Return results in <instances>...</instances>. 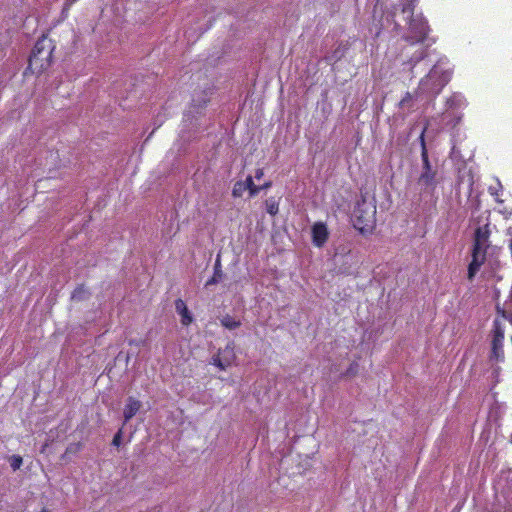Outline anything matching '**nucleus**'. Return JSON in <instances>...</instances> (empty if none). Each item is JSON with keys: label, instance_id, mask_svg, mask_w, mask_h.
<instances>
[{"label": "nucleus", "instance_id": "obj_1", "mask_svg": "<svg viewBox=\"0 0 512 512\" xmlns=\"http://www.w3.org/2000/svg\"><path fill=\"white\" fill-rule=\"evenodd\" d=\"M416 0H399L387 15L395 29L404 31L402 38L410 44L423 43L427 38L429 26L422 15H414Z\"/></svg>", "mask_w": 512, "mask_h": 512}, {"label": "nucleus", "instance_id": "obj_2", "mask_svg": "<svg viewBox=\"0 0 512 512\" xmlns=\"http://www.w3.org/2000/svg\"><path fill=\"white\" fill-rule=\"evenodd\" d=\"M209 90H203L195 93L192 98V103L184 113V125L189 131L198 132L211 124V119L206 118L203 112L207 103L210 101Z\"/></svg>", "mask_w": 512, "mask_h": 512}, {"label": "nucleus", "instance_id": "obj_3", "mask_svg": "<svg viewBox=\"0 0 512 512\" xmlns=\"http://www.w3.org/2000/svg\"><path fill=\"white\" fill-rule=\"evenodd\" d=\"M450 79L451 71L444 69L441 62L436 63L428 75L419 83L416 90V98L421 97L426 100L435 98Z\"/></svg>", "mask_w": 512, "mask_h": 512}, {"label": "nucleus", "instance_id": "obj_4", "mask_svg": "<svg viewBox=\"0 0 512 512\" xmlns=\"http://www.w3.org/2000/svg\"><path fill=\"white\" fill-rule=\"evenodd\" d=\"M489 225L476 228L473 238L472 260L468 266V279L473 280L480 267L486 260V252L489 248Z\"/></svg>", "mask_w": 512, "mask_h": 512}, {"label": "nucleus", "instance_id": "obj_5", "mask_svg": "<svg viewBox=\"0 0 512 512\" xmlns=\"http://www.w3.org/2000/svg\"><path fill=\"white\" fill-rule=\"evenodd\" d=\"M54 49L50 39L44 36L38 39L29 56L27 69L33 74L43 73L51 66Z\"/></svg>", "mask_w": 512, "mask_h": 512}, {"label": "nucleus", "instance_id": "obj_6", "mask_svg": "<svg viewBox=\"0 0 512 512\" xmlns=\"http://www.w3.org/2000/svg\"><path fill=\"white\" fill-rule=\"evenodd\" d=\"M354 227L360 233H371L376 223V204L375 201H368L365 195H361L357 200L353 210Z\"/></svg>", "mask_w": 512, "mask_h": 512}, {"label": "nucleus", "instance_id": "obj_7", "mask_svg": "<svg viewBox=\"0 0 512 512\" xmlns=\"http://www.w3.org/2000/svg\"><path fill=\"white\" fill-rule=\"evenodd\" d=\"M422 160V171L418 178V184L429 191H433L438 183L437 169L433 168L429 157L423 155Z\"/></svg>", "mask_w": 512, "mask_h": 512}, {"label": "nucleus", "instance_id": "obj_8", "mask_svg": "<svg viewBox=\"0 0 512 512\" xmlns=\"http://www.w3.org/2000/svg\"><path fill=\"white\" fill-rule=\"evenodd\" d=\"M141 408L142 402L132 396H129L123 409V426L126 425Z\"/></svg>", "mask_w": 512, "mask_h": 512}, {"label": "nucleus", "instance_id": "obj_9", "mask_svg": "<svg viewBox=\"0 0 512 512\" xmlns=\"http://www.w3.org/2000/svg\"><path fill=\"white\" fill-rule=\"evenodd\" d=\"M329 232L326 225L317 222L312 226V242L317 247H322L328 240Z\"/></svg>", "mask_w": 512, "mask_h": 512}, {"label": "nucleus", "instance_id": "obj_10", "mask_svg": "<svg viewBox=\"0 0 512 512\" xmlns=\"http://www.w3.org/2000/svg\"><path fill=\"white\" fill-rule=\"evenodd\" d=\"M234 348H235L234 343L230 342L225 346V348L218 350V353H219L221 360H222L223 364L225 365L226 369L228 367H230L233 364V362L236 360V354H235Z\"/></svg>", "mask_w": 512, "mask_h": 512}, {"label": "nucleus", "instance_id": "obj_11", "mask_svg": "<svg viewBox=\"0 0 512 512\" xmlns=\"http://www.w3.org/2000/svg\"><path fill=\"white\" fill-rule=\"evenodd\" d=\"M175 309L181 315V323L183 325H189L192 322V316L189 312L185 302L181 299L175 301Z\"/></svg>", "mask_w": 512, "mask_h": 512}, {"label": "nucleus", "instance_id": "obj_12", "mask_svg": "<svg viewBox=\"0 0 512 512\" xmlns=\"http://www.w3.org/2000/svg\"><path fill=\"white\" fill-rule=\"evenodd\" d=\"M223 277H224V274H223V271L221 268L220 258L218 256L215 261V264H214L213 276L206 282L205 286L208 287L211 285L218 284L219 282L222 281Z\"/></svg>", "mask_w": 512, "mask_h": 512}, {"label": "nucleus", "instance_id": "obj_13", "mask_svg": "<svg viewBox=\"0 0 512 512\" xmlns=\"http://www.w3.org/2000/svg\"><path fill=\"white\" fill-rule=\"evenodd\" d=\"M220 323H221V325L223 327H225L228 330H234V329H237V328H239L241 326V321L235 319L234 317H232L229 314L224 315L220 319Z\"/></svg>", "mask_w": 512, "mask_h": 512}, {"label": "nucleus", "instance_id": "obj_14", "mask_svg": "<svg viewBox=\"0 0 512 512\" xmlns=\"http://www.w3.org/2000/svg\"><path fill=\"white\" fill-rule=\"evenodd\" d=\"M89 296H90V293L84 287V285H79L72 292L71 299L75 300V301H83V300L88 299Z\"/></svg>", "mask_w": 512, "mask_h": 512}, {"label": "nucleus", "instance_id": "obj_15", "mask_svg": "<svg viewBox=\"0 0 512 512\" xmlns=\"http://www.w3.org/2000/svg\"><path fill=\"white\" fill-rule=\"evenodd\" d=\"M415 97L416 95L414 96L411 93L407 92L399 103L400 108L407 109L408 111H410L414 106Z\"/></svg>", "mask_w": 512, "mask_h": 512}, {"label": "nucleus", "instance_id": "obj_16", "mask_svg": "<svg viewBox=\"0 0 512 512\" xmlns=\"http://www.w3.org/2000/svg\"><path fill=\"white\" fill-rule=\"evenodd\" d=\"M427 56L426 50L421 48L414 52L412 57L408 60L407 64L413 68L415 64H417L419 61L423 60Z\"/></svg>", "mask_w": 512, "mask_h": 512}, {"label": "nucleus", "instance_id": "obj_17", "mask_svg": "<svg viewBox=\"0 0 512 512\" xmlns=\"http://www.w3.org/2000/svg\"><path fill=\"white\" fill-rule=\"evenodd\" d=\"M266 211L275 216L279 211V203L274 198H269L265 201Z\"/></svg>", "mask_w": 512, "mask_h": 512}, {"label": "nucleus", "instance_id": "obj_18", "mask_svg": "<svg viewBox=\"0 0 512 512\" xmlns=\"http://www.w3.org/2000/svg\"><path fill=\"white\" fill-rule=\"evenodd\" d=\"M359 372V364L356 361H353L347 370L341 374L342 378H353L355 377Z\"/></svg>", "mask_w": 512, "mask_h": 512}, {"label": "nucleus", "instance_id": "obj_19", "mask_svg": "<svg viewBox=\"0 0 512 512\" xmlns=\"http://www.w3.org/2000/svg\"><path fill=\"white\" fill-rule=\"evenodd\" d=\"M246 191V187L244 186L243 181H237L232 189V196L234 198L242 197L243 193Z\"/></svg>", "mask_w": 512, "mask_h": 512}, {"label": "nucleus", "instance_id": "obj_20", "mask_svg": "<svg viewBox=\"0 0 512 512\" xmlns=\"http://www.w3.org/2000/svg\"><path fill=\"white\" fill-rule=\"evenodd\" d=\"M504 338L503 332L497 330L494 334L492 345H493V352L496 354L499 347L502 345V340Z\"/></svg>", "mask_w": 512, "mask_h": 512}, {"label": "nucleus", "instance_id": "obj_21", "mask_svg": "<svg viewBox=\"0 0 512 512\" xmlns=\"http://www.w3.org/2000/svg\"><path fill=\"white\" fill-rule=\"evenodd\" d=\"M426 131H427V125L424 126V128L422 129L420 136H419V142H420V146H421V157L423 155L428 156V150H427L426 141H425Z\"/></svg>", "mask_w": 512, "mask_h": 512}, {"label": "nucleus", "instance_id": "obj_22", "mask_svg": "<svg viewBox=\"0 0 512 512\" xmlns=\"http://www.w3.org/2000/svg\"><path fill=\"white\" fill-rule=\"evenodd\" d=\"M8 461H9V464H10L11 468L13 469V471L18 470L21 467V465L23 464V459L20 455L10 456Z\"/></svg>", "mask_w": 512, "mask_h": 512}, {"label": "nucleus", "instance_id": "obj_23", "mask_svg": "<svg viewBox=\"0 0 512 512\" xmlns=\"http://www.w3.org/2000/svg\"><path fill=\"white\" fill-rule=\"evenodd\" d=\"M81 449H82V443H80V442H77V443H71V444H69V445L67 446L66 451H65V453H64V455H63V457H64V456H66V455H68V454H74V455H75V454H77L78 452H80V451H81Z\"/></svg>", "mask_w": 512, "mask_h": 512}, {"label": "nucleus", "instance_id": "obj_24", "mask_svg": "<svg viewBox=\"0 0 512 512\" xmlns=\"http://www.w3.org/2000/svg\"><path fill=\"white\" fill-rule=\"evenodd\" d=\"M210 364L216 366L217 368H219L222 371L226 370V367L223 364L218 352L212 356V358L210 360Z\"/></svg>", "mask_w": 512, "mask_h": 512}, {"label": "nucleus", "instance_id": "obj_25", "mask_svg": "<svg viewBox=\"0 0 512 512\" xmlns=\"http://www.w3.org/2000/svg\"><path fill=\"white\" fill-rule=\"evenodd\" d=\"M343 56V53L340 51V48L335 49L331 55L325 57L328 62H336Z\"/></svg>", "mask_w": 512, "mask_h": 512}, {"label": "nucleus", "instance_id": "obj_26", "mask_svg": "<svg viewBox=\"0 0 512 512\" xmlns=\"http://www.w3.org/2000/svg\"><path fill=\"white\" fill-rule=\"evenodd\" d=\"M123 427H121L117 432L116 434L114 435L113 439H112V445L113 446H116V447H119L122 443V435H123Z\"/></svg>", "mask_w": 512, "mask_h": 512}, {"label": "nucleus", "instance_id": "obj_27", "mask_svg": "<svg viewBox=\"0 0 512 512\" xmlns=\"http://www.w3.org/2000/svg\"><path fill=\"white\" fill-rule=\"evenodd\" d=\"M260 191H261V188H260V186H257V185H254L253 187L248 189L250 198L257 196Z\"/></svg>", "mask_w": 512, "mask_h": 512}, {"label": "nucleus", "instance_id": "obj_28", "mask_svg": "<svg viewBox=\"0 0 512 512\" xmlns=\"http://www.w3.org/2000/svg\"><path fill=\"white\" fill-rule=\"evenodd\" d=\"M243 183H244V186L246 187V190L250 189L251 187H253L255 185L253 182L252 176H248L246 178V180L243 181Z\"/></svg>", "mask_w": 512, "mask_h": 512}, {"label": "nucleus", "instance_id": "obj_29", "mask_svg": "<svg viewBox=\"0 0 512 512\" xmlns=\"http://www.w3.org/2000/svg\"><path fill=\"white\" fill-rule=\"evenodd\" d=\"M263 175H264L263 169L259 168V169L256 170V172H255V178L256 179H258V180L261 179L263 177Z\"/></svg>", "mask_w": 512, "mask_h": 512}, {"label": "nucleus", "instance_id": "obj_30", "mask_svg": "<svg viewBox=\"0 0 512 512\" xmlns=\"http://www.w3.org/2000/svg\"><path fill=\"white\" fill-rule=\"evenodd\" d=\"M272 186V182H265L263 185L260 186L261 190L268 189Z\"/></svg>", "mask_w": 512, "mask_h": 512}, {"label": "nucleus", "instance_id": "obj_31", "mask_svg": "<svg viewBox=\"0 0 512 512\" xmlns=\"http://www.w3.org/2000/svg\"><path fill=\"white\" fill-rule=\"evenodd\" d=\"M446 103H447V105H448L449 107H452V106L454 105V99L450 98V99H448V100H447V102H446Z\"/></svg>", "mask_w": 512, "mask_h": 512}, {"label": "nucleus", "instance_id": "obj_32", "mask_svg": "<svg viewBox=\"0 0 512 512\" xmlns=\"http://www.w3.org/2000/svg\"><path fill=\"white\" fill-rule=\"evenodd\" d=\"M41 512H50V511H49L48 509H46V508H43V509L41 510Z\"/></svg>", "mask_w": 512, "mask_h": 512}, {"label": "nucleus", "instance_id": "obj_33", "mask_svg": "<svg viewBox=\"0 0 512 512\" xmlns=\"http://www.w3.org/2000/svg\"><path fill=\"white\" fill-rule=\"evenodd\" d=\"M69 1V4H72L73 2H75L76 0H68Z\"/></svg>", "mask_w": 512, "mask_h": 512}]
</instances>
